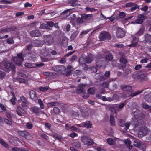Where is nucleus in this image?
<instances>
[{
	"label": "nucleus",
	"mask_w": 151,
	"mask_h": 151,
	"mask_svg": "<svg viewBox=\"0 0 151 151\" xmlns=\"http://www.w3.org/2000/svg\"><path fill=\"white\" fill-rule=\"evenodd\" d=\"M121 89L124 91H129L130 93L127 97H133L141 93L143 91V90L141 91H137L135 92H132L133 90H132V87L129 85H128L125 84H122L120 86Z\"/></svg>",
	"instance_id": "obj_1"
},
{
	"label": "nucleus",
	"mask_w": 151,
	"mask_h": 151,
	"mask_svg": "<svg viewBox=\"0 0 151 151\" xmlns=\"http://www.w3.org/2000/svg\"><path fill=\"white\" fill-rule=\"evenodd\" d=\"M145 112L139 110L137 109L136 111H134L132 113V115L134 116L135 120L134 123H139L138 120H141L144 119L145 116Z\"/></svg>",
	"instance_id": "obj_2"
},
{
	"label": "nucleus",
	"mask_w": 151,
	"mask_h": 151,
	"mask_svg": "<svg viewBox=\"0 0 151 151\" xmlns=\"http://www.w3.org/2000/svg\"><path fill=\"white\" fill-rule=\"evenodd\" d=\"M132 78L134 79L139 80L141 82L146 81L147 79L146 73H142L140 72H138L134 73L132 76Z\"/></svg>",
	"instance_id": "obj_3"
},
{
	"label": "nucleus",
	"mask_w": 151,
	"mask_h": 151,
	"mask_svg": "<svg viewBox=\"0 0 151 151\" xmlns=\"http://www.w3.org/2000/svg\"><path fill=\"white\" fill-rule=\"evenodd\" d=\"M12 61L14 63L19 66L22 65L24 60L23 54L22 53L17 54V56L12 58Z\"/></svg>",
	"instance_id": "obj_4"
},
{
	"label": "nucleus",
	"mask_w": 151,
	"mask_h": 151,
	"mask_svg": "<svg viewBox=\"0 0 151 151\" xmlns=\"http://www.w3.org/2000/svg\"><path fill=\"white\" fill-rule=\"evenodd\" d=\"M43 41L47 45H50L54 43V39L51 35H44L43 36Z\"/></svg>",
	"instance_id": "obj_5"
},
{
	"label": "nucleus",
	"mask_w": 151,
	"mask_h": 151,
	"mask_svg": "<svg viewBox=\"0 0 151 151\" xmlns=\"http://www.w3.org/2000/svg\"><path fill=\"white\" fill-rule=\"evenodd\" d=\"M99 37L101 41H104L106 39L110 40L111 39V37L109 33L104 31H102L100 32Z\"/></svg>",
	"instance_id": "obj_6"
},
{
	"label": "nucleus",
	"mask_w": 151,
	"mask_h": 151,
	"mask_svg": "<svg viewBox=\"0 0 151 151\" xmlns=\"http://www.w3.org/2000/svg\"><path fill=\"white\" fill-rule=\"evenodd\" d=\"M4 68L7 71H12V72L15 71V68L14 65L12 63L6 61L4 64Z\"/></svg>",
	"instance_id": "obj_7"
},
{
	"label": "nucleus",
	"mask_w": 151,
	"mask_h": 151,
	"mask_svg": "<svg viewBox=\"0 0 151 151\" xmlns=\"http://www.w3.org/2000/svg\"><path fill=\"white\" fill-rule=\"evenodd\" d=\"M18 133L20 136L25 137L28 140H31L32 139V136L27 131H19Z\"/></svg>",
	"instance_id": "obj_8"
},
{
	"label": "nucleus",
	"mask_w": 151,
	"mask_h": 151,
	"mask_svg": "<svg viewBox=\"0 0 151 151\" xmlns=\"http://www.w3.org/2000/svg\"><path fill=\"white\" fill-rule=\"evenodd\" d=\"M133 39L131 41V43L128 45L131 47H135L138 44L139 42V37L135 35H133Z\"/></svg>",
	"instance_id": "obj_9"
},
{
	"label": "nucleus",
	"mask_w": 151,
	"mask_h": 151,
	"mask_svg": "<svg viewBox=\"0 0 151 151\" xmlns=\"http://www.w3.org/2000/svg\"><path fill=\"white\" fill-rule=\"evenodd\" d=\"M81 141L83 142L85 145H91L93 144V142L92 139H88V137L86 136H83L81 139Z\"/></svg>",
	"instance_id": "obj_10"
},
{
	"label": "nucleus",
	"mask_w": 151,
	"mask_h": 151,
	"mask_svg": "<svg viewBox=\"0 0 151 151\" xmlns=\"http://www.w3.org/2000/svg\"><path fill=\"white\" fill-rule=\"evenodd\" d=\"M125 6L127 7H131L130 10L131 12L136 10L137 8H139V6L134 3H128L126 4Z\"/></svg>",
	"instance_id": "obj_11"
},
{
	"label": "nucleus",
	"mask_w": 151,
	"mask_h": 151,
	"mask_svg": "<svg viewBox=\"0 0 151 151\" xmlns=\"http://www.w3.org/2000/svg\"><path fill=\"white\" fill-rule=\"evenodd\" d=\"M125 32L123 29L118 28L117 30L116 35L119 38H122L125 36Z\"/></svg>",
	"instance_id": "obj_12"
},
{
	"label": "nucleus",
	"mask_w": 151,
	"mask_h": 151,
	"mask_svg": "<svg viewBox=\"0 0 151 151\" xmlns=\"http://www.w3.org/2000/svg\"><path fill=\"white\" fill-rule=\"evenodd\" d=\"M148 132L147 128L144 126L139 131L138 135L139 137H142L145 135Z\"/></svg>",
	"instance_id": "obj_13"
},
{
	"label": "nucleus",
	"mask_w": 151,
	"mask_h": 151,
	"mask_svg": "<svg viewBox=\"0 0 151 151\" xmlns=\"http://www.w3.org/2000/svg\"><path fill=\"white\" fill-rule=\"evenodd\" d=\"M146 19V17L143 14H140L137 17V19L135 20V22L137 24H141Z\"/></svg>",
	"instance_id": "obj_14"
},
{
	"label": "nucleus",
	"mask_w": 151,
	"mask_h": 151,
	"mask_svg": "<svg viewBox=\"0 0 151 151\" xmlns=\"http://www.w3.org/2000/svg\"><path fill=\"white\" fill-rule=\"evenodd\" d=\"M31 43L32 44V46L34 47H42L43 45L42 42L37 40H36L32 41Z\"/></svg>",
	"instance_id": "obj_15"
},
{
	"label": "nucleus",
	"mask_w": 151,
	"mask_h": 151,
	"mask_svg": "<svg viewBox=\"0 0 151 151\" xmlns=\"http://www.w3.org/2000/svg\"><path fill=\"white\" fill-rule=\"evenodd\" d=\"M41 34L40 31L37 29L33 30L30 32V36L33 37H40Z\"/></svg>",
	"instance_id": "obj_16"
},
{
	"label": "nucleus",
	"mask_w": 151,
	"mask_h": 151,
	"mask_svg": "<svg viewBox=\"0 0 151 151\" xmlns=\"http://www.w3.org/2000/svg\"><path fill=\"white\" fill-rule=\"evenodd\" d=\"M60 70L59 72V73H60L63 74H67L68 75H69L70 74L69 73H70V72L69 71V73H67L68 70H67L66 68L63 65H60Z\"/></svg>",
	"instance_id": "obj_17"
},
{
	"label": "nucleus",
	"mask_w": 151,
	"mask_h": 151,
	"mask_svg": "<svg viewBox=\"0 0 151 151\" xmlns=\"http://www.w3.org/2000/svg\"><path fill=\"white\" fill-rule=\"evenodd\" d=\"M30 98L34 101H35L38 99L35 92L34 90H31L29 92Z\"/></svg>",
	"instance_id": "obj_18"
},
{
	"label": "nucleus",
	"mask_w": 151,
	"mask_h": 151,
	"mask_svg": "<svg viewBox=\"0 0 151 151\" xmlns=\"http://www.w3.org/2000/svg\"><path fill=\"white\" fill-rule=\"evenodd\" d=\"M144 41L148 44L151 43V35L147 33L144 36Z\"/></svg>",
	"instance_id": "obj_19"
},
{
	"label": "nucleus",
	"mask_w": 151,
	"mask_h": 151,
	"mask_svg": "<svg viewBox=\"0 0 151 151\" xmlns=\"http://www.w3.org/2000/svg\"><path fill=\"white\" fill-rule=\"evenodd\" d=\"M20 100L22 101L21 105L22 107L25 108L27 107L28 103L25 97L23 96H22L20 97Z\"/></svg>",
	"instance_id": "obj_20"
},
{
	"label": "nucleus",
	"mask_w": 151,
	"mask_h": 151,
	"mask_svg": "<svg viewBox=\"0 0 151 151\" xmlns=\"http://www.w3.org/2000/svg\"><path fill=\"white\" fill-rule=\"evenodd\" d=\"M83 85L82 84H80L79 85L80 88L77 89L76 90V93L77 94H80L82 93H84L85 92V91L83 90Z\"/></svg>",
	"instance_id": "obj_21"
},
{
	"label": "nucleus",
	"mask_w": 151,
	"mask_h": 151,
	"mask_svg": "<svg viewBox=\"0 0 151 151\" xmlns=\"http://www.w3.org/2000/svg\"><path fill=\"white\" fill-rule=\"evenodd\" d=\"M81 17H82V19H83V20H85L86 19H90L92 17V14H82L81 15Z\"/></svg>",
	"instance_id": "obj_22"
},
{
	"label": "nucleus",
	"mask_w": 151,
	"mask_h": 151,
	"mask_svg": "<svg viewBox=\"0 0 151 151\" xmlns=\"http://www.w3.org/2000/svg\"><path fill=\"white\" fill-rule=\"evenodd\" d=\"M124 142L129 149L131 150L133 146L131 145V141L130 139H127L124 141Z\"/></svg>",
	"instance_id": "obj_23"
},
{
	"label": "nucleus",
	"mask_w": 151,
	"mask_h": 151,
	"mask_svg": "<svg viewBox=\"0 0 151 151\" xmlns=\"http://www.w3.org/2000/svg\"><path fill=\"white\" fill-rule=\"evenodd\" d=\"M119 125L120 126L124 128V131L127 130L129 128V123H119Z\"/></svg>",
	"instance_id": "obj_24"
},
{
	"label": "nucleus",
	"mask_w": 151,
	"mask_h": 151,
	"mask_svg": "<svg viewBox=\"0 0 151 151\" xmlns=\"http://www.w3.org/2000/svg\"><path fill=\"white\" fill-rule=\"evenodd\" d=\"M0 143L6 148H8L9 147L8 145L5 142L4 140L1 138H0Z\"/></svg>",
	"instance_id": "obj_25"
},
{
	"label": "nucleus",
	"mask_w": 151,
	"mask_h": 151,
	"mask_svg": "<svg viewBox=\"0 0 151 151\" xmlns=\"http://www.w3.org/2000/svg\"><path fill=\"white\" fill-rule=\"evenodd\" d=\"M88 115V114L87 111L83 110L81 111V116L82 117L86 118Z\"/></svg>",
	"instance_id": "obj_26"
},
{
	"label": "nucleus",
	"mask_w": 151,
	"mask_h": 151,
	"mask_svg": "<svg viewBox=\"0 0 151 151\" xmlns=\"http://www.w3.org/2000/svg\"><path fill=\"white\" fill-rule=\"evenodd\" d=\"M142 107L145 109H148L149 111L151 112V106H149L145 103H143Z\"/></svg>",
	"instance_id": "obj_27"
},
{
	"label": "nucleus",
	"mask_w": 151,
	"mask_h": 151,
	"mask_svg": "<svg viewBox=\"0 0 151 151\" xmlns=\"http://www.w3.org/2000/svg\"><path fill=\"white\" fill-rule=\"evenodd\" d=\"M133 144L135 146L137 147H139L141 145V143L137 139L134 140Z\"/></svg>",
	"instance_id": "obj_28"
},
{
	"label": "nucleus",
	"mask_w": 151,
	"mask_h": 151,
	"mask_svg": "<svg viewBox=\"0 0 151 151\" xmlns=\"http://www.w3.org/2000/svg\"><path fill=\"white\" fill-rule=\"evenodd\" d=\"M144 99L147 102L151 103V97L148 94L145 95Z\"/></svg>",
	"instance_id": "obj_29"
},
{
	"label": "nucleus",
	"mask_w": 151,
	"mask_h": 151,
	"mask_svg": "<svg viewBox=\"0 0 151 151\" xmlns=\"http://www.w3.org/2000/svg\"><path fill=\"white\" fill-rule=\"evenodd\" d=\"M106 59L109 61H111L113 58V55L111 53H109L105 56Z\"/></svg>",
	"instance_id": "obj_30"
},
{
	"label": "nucleus",
	"mask_w": 151,
	"mask_h": 151,
	"mask_svg": "<svg viewBox=\"0 0 151 151\" xmlns=\"http://www.w3.org/2000/svg\"><path fill=\"white\" fill-rule=\"evenodd\" d=\"M38 103L40 106V108L42 109H43L44 108V105L42 100L40 99H38Z\"/></svg>",
	"instance_id": "obj_31"
},
{
	"label": "nucleus",
	"mask_w": 151,
	"mask_h": 151,
	"mask_svg": "<svg viewBox=\"0 0 151 151\" xmlns=\"http://www.w3.org/2000/svg\"><path fill=\"white\" fill-rule=\"evenodd\" d=\"M78 32L77 31H76L74 32L71 35V39L73 40L76 37L77 35L78 34Z\"/></svg>",
	"instance_id": "obj_32"
},
{
	"label": "nucleus",
	"mask_w": 151,
	"mask_h": 151,
	"mask_svg": "<svg viewBox=\"0 0 151 151\" xmlns=\"http://www.w3.org/2000/svg\"><path fill=\"white\" fill-rule=\"evenodd\" d=\"M144 32V31L142 29H140L136 33L135 35V36L137 37H138L141 35L143 34Z\"/></svg>",
	"instance_id": "obj_33"
},
{
	"label": "nucleus",
	"mask_w": 151,
	"mask_h": 151,
	"mask_svg": "<svg viewBox=\"0 0 151 151\" xmlns=\"http://www.w3.org/2000/svg\"><path fill=\"white\" fill-rule=\"evenodd\" d=\"M77 0H71L69 3L70 4L71 6L73 7H75L76 5V2H77Z\"/></svg>",
	"instance_id": "obj_34"
},
{
	"label": "nucleus",
	"mask_w": 151,
	"mask_h": 151,
	"mask_svg": "<svg viewBox=\"0 0 151 151\" xmlns=\"http://www.w3.org/2000/svg\"><path fill=\"white\" fill-rule=\"evenodd\" d=\"M16 99V97L14 94L13 95V96L10 100V101L12 103L13 105H14L16 104L15 100Z\"/></svg>",
	"instance_id": "obj_35"
},
{
	"label": "nucleus",
	"mask_w": 151,
	"mask_h": 151,
	"mask_svg": "<svg viewBox=\"0 0 151 151\" xmlns=\"http://www.w3.org/2000/svg\"><path fill=\"white\" fill-rule=\"evenodd\" d=\"M8 32V30L7 27H4L0 29V33H2L3 32Z\"/></svg>",
	"instance_id": "obj_36"
},
{
	"label": "nucleus",
	"mask_w": 151,
	"mask_h": 151,
	"mask_svg": "<svg viewBox=\"0 0 151 151\" xmlns=\"http://www.w3.org/2000/svg\"><path fill=\"white\" fill-rule=\"evenodd\" d=\"M40 108L36 106L32 108V111L35 113H38L39 111Z\"/></svg>",
	"instance_id": "obj_37"
},
{
	"label": "nucleus",
	"mask_w": 151,
	"mask_h": 151,
	"mask_svg": "<svg viewBox=\"0 0 151 151\" xmlns=\"http://www.w3.org/2000/svg\"><path fill=\"white\" fill-rule=\"evenodd\" d=\"M110 123H114L115 122V119L113 114L110 115Z\"/></svg>",
	"instance_id": "obj_38"
},
{
	"label": "nucleus",
	"mask_w": 151,
	"mask_h": 151,
	"mask_svg": "<svg viewBox=\"0 0 151 151\" xmlns=\"http://www.w3.org/2000/svg\"><path fill=\"white\" fill-rule=\"evenodd\" d=\"M7 29H8V31L9 32H10V31H14L15 30L17 29V27L16 26H11L9 27H7Z\"/></svg>",
	"instance_id": "obj_39"
},
{
	"label": "nucleus",
	"mask_w": 151,
	"mask_h": 151,
	"mask_svg": "<svg viewBox=\"0 0 151 151\" xmlns=\"http://www.w3.org/2000/svg\"><path fill=\"white\" fill-rule=\"evenodd\" d=\"M37 143L39 145L43 147L45 145V142L42 140L38 141Z\"/></svg>",
	"instance_id": "obj_40"
},
{
	"label": "nucleus",
	"mask_w": 151,
	"mask_h": 151,
	"mask_svg": "<svg viewBox=\"0 0 151 151\" xmlns=\"http://www.w3.org/2000/svg\"><path fill=\"white\" fill-rule=\"evenodd\" d=\"M48 89V86H45V87H41L39 88V90L40 91L42 92H45Z\"/></svg>",
	"instance_id": "obj_41"
},
{
	"label": "nucleus",
	"mask_w": 151,
	"mask_h": 151,
	"mask_svg": "<svg viewBox=\"0 0 151 151\" xmlns=\"http://www.w3.org/2000/svg\"><path fill=\"white\" fill-rule=\"evenodd\" d=\"M108 144L110 145H113L114 142L113 140L111 138H107L106 139Z\"/></svg>",
	"instance_id": "obj_42"
},
{
	"label": "nucleus",
	"mask_w": 151,
	"mask_h": 151,
	"mask_svg": "<svg viewBox=\"0 0 151 151\" xmlns=\"http://www.w3.org/2000/svg\"><path fill=\"white\" fill-rule=\"evenodd\" d=\"M14 41L12 38H8L7 39V43L9 44H14Z\"/></svg>",
	"instance_id": "obj_43"
},
{
	"label": "nucleus",
	"mask_w": 151,
	"mask_h": 151,
	"mask_svg": "<svg viewBox=\"0 0 151 151\" xmlns=\"http://www.w3.org/2000/svg\"><path fill=\"white\" fill-rule=\"evenodd\" d=\"M6 76V73L5 72L0 71V79H3Z\"/></svg>",
	"instance_id": "obj_44"
},
{
	"label": "nucleus",
	"mask_w": 151,
	"mask_h": 151,
	"mask_svg": "<svg viewBox=\"0 0 151 151\" xmlns=\"http://www.w3.org/2000/svg\"><path fill=\"white\" fill-rule=\"evenodd\" d=\"M83 22V20L82 17H78L76 19V22L78 24L82 23Z\"/></svg>",
	"instance_id": "obj_45"
},
{
	"label": "nucleus",
	"mask_w": 151,
	"mask_h": 151,
	"mask_svg": "<svg viewBox=\"0 0 151 151\" xmlns=\"http://www.w3.org/2000/svg\"><path fill=\"white\" fill-rule=\"evenodd\" d=\"M57 104V102H53L49 103L47 104V105L49 107H51L56 106Z\"/></svg>",
	"instance_id": "obj_46"
},
{
	"label": "nucleus",
	"mask_w": 151,
	"mask_h": 151,
	"mask_svg": "<svg viewBox=\"0 0 151 151\" xmlns=\"http://www.w3.org/2000/svg\"><path fill=\"white\" fill-rule=\"evenodd\" d=\"M60 65L56 66L53 68V69L54 71L59 73L60 68Z\"/></svg>",
	"instance_id": "obj_47"
},
{
	"label": "nucleus",
	"mask_w": 151,
	"mask_h": 151,
	"mask_svg": "<svg viewBox=\"0 0 151 151\" xmlns=\"http://www.w3.org/2000/svg\"><path fill=\"white\" fill-rule=\"evenodd\" d=\"M19 82L21 83H25L26 82V80L24 78H17Z\"/></svg>",
	"instance_id": "obj_48"
},
{
	"label": "nucleus",
	"mask_w": 151,
	"mask_h": 151,
	"mask_svg": "<svg viewBox=\"0 0 151 151\" xmlns=\"http://www.w3.org/2000/svg\"><path fill=\"white\" fill-rule=\"evenodd\" d=\"M120 62L123 63L125 64L127 63V61L124 57H121L120 59Z\"/></svg>",
	"instance_id": "obj_49"
},
{
	"label": "nucleus",
	"mask_w": 151,
	"mask_h": 151,
	"mask_svg": "<svg viewBox=\"0 0 151 151\" xmlns=\"http://www.w3.org/2000/svg\"><path fill=\"white\" fill-rule=\"evenodd\" d=\"M88 93L90 94H93L94 93L95 91L92 88H90L88 90Z\"/></svg>",
	"instance_id": "obj_50"
},
{
	"label": "nucleus",
	"mask_w": 151,
	"mask_h": 151,
	"mask_svg": "<svg viewBox=\"0 0 151 151\" xmlns=\"http://www.w3.org/2000/svg\"><path fill=\"white\" fill-rule=\"evenodd\" d=\"M53 111L56 114H58L60 111V109L57 107H55L53 108Z\"/></svg>",
	"instance_id": "obj_51"
},
{
	"label": "nucleus",
	"mask_w": 151,
	"mask_h": 151,
	"mask_svg": "<svg viewBox=\"0 0 151 151\" xmlns=\"http://www.w3.org/2000/svg\"><path fill=\"white\" fill-rule=\"evenodd\" d=\"M83 127H85L88 128H90L91 127V123H83Z\"/></svg>",
	"instance_id": "obj_52"
},
{
	"label": "nucleus",
	"mask_w": 151,
	"mask_h": 151,
	"mask_svg": "<svg viewBox=\"0 0 151 151\" xmlns=\"http://www.w3.org/2000/svg\"><path fill=\"white\" fill-rule=\"evenodd\" d=\"M53 137L59 140V141H61L63 139L62 138L57 135H54L53 136Z\"/></svg>",
	"instance_id": "obj_53"
},
{
	"label": "nucleus",
	"mask_w": 151,
	"mask_h": 151,
	"mask_svg": "<svg viewBox=\"0 0 151 151\" xmlns=\"http://www.w3.org/2000/svg\"><path fill=\"white\" fill-rule=\"evenodd\" d=\"M109 85V83L106 82H104L102 84V86L104 88H108Z\"/></svg>",
	"instance_id": "obj_54"
},
{
	"label": "nucleus",
	"mask_w": 151,
	"mask_h": 151,
	"mask_svg": "<svg viewBox=\"0 0 151 151\" xmlns=\"http://www.w3.org/2000/svg\"><path fill=\"white\" fill-rule=\"evenodd\" d=\"M73 145L76 147L78 148L81 146V143L79 142H77L73 144Z\"/></svg>",
	"instance_id": "obj_55"
},
{
	"label": "nucleus",
	"mask_w": 151,
	"mask_h": 151,
	"mask_svg": "<svg viewBox=\"0 0 151 151\" xmlns=\"http://www.w3.org/2000/svg\"><path fill=\"white\" fill-rule=\"evenodd\" d=\"M0 2L4 4H11L12 3L11 1H8L7 0H1Z\"/></svg>",
	"instance_id": "obj_56"
},
{
	"label": "nucleus",
	"mask_w": 151,
	"mask_h": 151,
	"mask_svg": "<svg viewBox=\"0 0 151 151\" xmlns=\"http://www.w3.org/2000/svg\"><path fill=\"white\" fill-rule=\"evenodd\" d=\"M33 47V46H32V44L31 43V44L28 45L26 46V49L29 51H30Z\"/></svg>",
	"instance_id": "obj_57"
},
{
	"label": "nucleus",
	"mask_w": 151,
	"mask_h": 151,
	"mask_svg": "<svg viewBox=\"0 0 151 151\" xmlns=\"http://www.w3.org/2000/svg\"><path fill=\"white\" fill-rule=\"evenodd\" d=\"M114 46L117 47L119 48H122L124 47V46L123 44H120L119 43H115L114 44Z\"/></svg>",
	"instance_id": "obj_58"
},
{
	"label": "nucleus",
	"mask_w": 151,
	"mask_h": 151,
	"mask_svg": "<svg viewBox=\"0 0 151 151\" xmlns=\"http://www.w3.org/2000/svg\"><path fill=\"white\" fill-rule=\"evenodd\" d=\"M6 115L7 117L9 119L11 120L12 119L10 112L9 111H6Z\"/></svg>",
	"instance_id": "obj_59"
},
{
	"label": "nucleus",
	"mask_w": 151,
	"mask_h": 151,
	"mask_svg": "<svg viewBox=\"0 0 151 151\" xmlns=\"http://www.w3.org/2000/svg\"><path fill=\"white\" fill-rule=\"evenodd\" d=\"M125 16V13L123 12H120L119 14V17L121 18H124Z\"/></svg>",
	"instance_id": "obj_60"
},
{
	"label": "nucleus",
	"mask_w": 151,
	"mask_h": 151,
	"mask_svg": "<svg viewBox=\"0 0 151 151\" xmlns=\"http://www.w3.org/2000/svg\"><path fill=\"white\" fill-rule=\"evenodd\" d=\"M0 108L2 110L4 111H6L7 110L6 107L4 105L1 103L0 104Z\"/></svg>",
	"instance_id": "obj_61"
},
{
	"label": "nucleus",
	"mask_w": 151,
	"mask_h": 151,
	"mask_svg": "<svg viewBox=\"0 0 151 151\" xmlns=\"http://www.w3.org/2000/svg\"><path fill=\"white\" fill-rule=\"evenodd\" d=\"M47 24L51 27H52L54 25V23L52 21H47L46 22Z\"/></svg>",
	"instance_id": "obj_62"
},
{
	"label": "nucleus",
	"mask_w": 151,
	"mask_h": 151,
	"mask_svg": "<svg viewBox=\"0 0 151 151\" xmlns=\"http://www.w3.org/2000/svg\"><path fill=\"white\" fill-rule=\"evenodd\" d=\"M92 61V59L90 58L89 56L87 57L86 59V62L87 63H91Z\"/></svg>",
	"instance_id": "obj_63"
},
{
	"label": "nucleus",
	"mask_w": 151,
	"mask_h": 151,
	"mask_svg": "<svg viewBox=\"0 0 151 151\" xmlns=\"http://www.w3.org/2000/svg\"><path fill=\"white\" fill-rule=\"evenodd\" d=\"M85 9L88 12H93L95 10V9L94 8H90L88 6L86 7Z\"/></svg>",
	"instance_id": "obj_64"
}]
</instances>
